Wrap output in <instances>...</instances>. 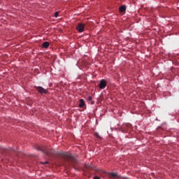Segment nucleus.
I'll use <instances>...</instances> for the list:
<instances>
[{
	"label": "nucleus",
	"instance_id": "f257e3e1",
	"mask_svg": "<svg viewBox=\"0 0 179 179\" xmlns=\"http://www.w3.org/2000/svg\"><path fill=\"white\" fill-rule=\"evenodd\" d=\"M62 159H64V162L68 163L69 166H75L76 163H78V160L73 157V155L68 153V152H63L62 153Z\"/></svg>",
	"mask_w": 179,
	"mask_h": 179
},
{
	"label": "nucleus",
	"instance_id": "f03ea898",
	"mask_svg": "<svg viewBox=\"0 0 179 179\" xmlns=\"http://www.w3.org/2000/svg\"><path fill=\"white\" fill-rule=\"evenodd\" d=\"M132 129L131 124H124L122 127V132H129Z\"/></svg>",
	"mask_w": 179,
	"mask_h": 179
},
{
	"label": "nucleus",
	"instance_id": "7ed1b4c3",
	"mask_svg": "<svg viewBox=\"0 0 179 179\" xmlns=\"http://www.w3.org/2000/svg\"><path fill=\"white\" fill-rule=\"evenodd\" d=\"M76 30L78 31V33H83L85 31V24L79 23L76 27Z\"/></svg>",
	"mask_w": 179,
	"mask_h": 179
},
{
	"label": "nucleus",
	"instance_id": "20e7f679",
	"mask_svg": "<svg viewBox=\"0 0 179 179\" xmlns=\"http://www.w3.org/2000/svg\"><path fill=\"white\" fill-rule=\"evenodd\" d=\"M36 90L38 92V93H41V94H47V93H48V91H47V90L44 89L43 87H36Z\"/></svg>",
	"mask_w": 179,
	"mask_h": 179
},
{
	"label": "nucleus",
	"instance_id": "39448f33",
	"mask_svg": "<svg viewBox=\"0 0 179 179\" xmlns=\"http://www.w3.org/2000/svg\"><path fill=\"white\" fill-rule=\"evenodd\" d=\"M107 83L104 80H101L99 83V89H106Z\"/></svg>",
	"mask_w": 179,
	"mask_h": 179
},
{
	"label": "nucleus",
	"instance_id": "423d86ee",
	"mask_svg": "<svg viewBox=\"0 0 179 179\" xmlns=\"http://www.w3.org/2000/svg\"><path fill=\"white\" fill-rule=\"evenodd\" d=\"M85 100L83 99H80V102H79V107L80 108H83V107H85Z\"/></svg>",
	"mask_w": 179,
	"mask_h": 179
},
{
	"label": "nucleus",
	"instance_id": "0eeeda50",
	"mask_svg": "<svg viewBox=\"0 0 179 179\" xmlns=\"http://www.w3.org/2000/svg\"><path fill=\"white\" fill-rule=\"evenodd\" d=\"M36 149H38V150H41V152H43V153H45V155H47L48 156H50V153L43 149H41V148H40V146H38L36 148Z\"/></svg>",
	"mask_w": 179,
	"mask_h": 179
},
{
	"label": "nucleus",
	"instance_id": "6e6552de",
	"mask_svg": "<svg viewBox=\"0 0 179 179\" xmlns=\"http://www.w3.org/2000/svg\"><path fill=\"white\" fill-rule=\"evenodd\" d=\"M43 48H48L50 47V43L48 41H45L43 43Z\"/></svg>",
	"mask_w": 179,
	"mask_h": 179
},
{
	"label": "nucleus",
	"instance_id": "1a4fd4ad",
	"mask_svg": "<svg viewBox=\"0 0 179 179\" xmlns=\"http://www.w3.org/2000/svg\"><path fill=\"white\" fill-rule=\"evenodd\" d=\"M125 10H127V6H120V12H125Z\"/></svg>",
	"mask_w": 179,
	"mask_h": 179
},
{
	"label": "nucleus",
	"instance_id": "9d476101",
	"mask_svg": "<svg viewBox=\"0 0 179 179\" xmlns=\"http://www.w3.org/2000/svg\"><path fill=\"white\" fill-rule=\"evenodd\" d=\"M94 136H95L96 138H97L98 139H101V136H100V134H99V133L95 132V133H94Z\"/></svg>",
	"mask_w": 179,
	"mask_h": 179
},
{
	"label": "nucleus",
	"instance_id": "9b49d317",
	"mask_svg": "<svg viewBox=\"0 0 179 179\" xmlns=\"http://www.w3.org/2000/svg\"><path fill=\"white\" fill-rule=\"evenodd\" d=\"M110 175L112 177H117V173H110Z\"/></svg>",
	"mask_w": 179,
	"mask_h": 179
},
{
	"label": "nucleus",
	"instance_id": "f8f14e48",
	"mask_svg": "<svg viewBox=\"0 0 179 179\" xmlns=\"http://www.w3.org/2000/svg\"><path fill=\"white\" fill-rule=\"evenodd\" d=\"M58 15H59V13L56 12V13H55V17H57L58 16Z\"/></svg>",
	"mask_w": 179,
	"mask_h": 179
},
{
	"label": "nucleus",
	"instance_id": "ddd939ff",
	"mask_svg": "<svg viewBox=\"0 0 179 179\" xmlns=\"http://www.w3.org/2000/svg\"><path fill=\"white\" fill-rule=\"evenodd\" d=\"M88 100L89 101H92V100H93V98L92 96H89Z\"/></svg>",
	"mask_w": 179,
	"mask_h": 179
},
{
	"label": "nucleus",
	"instance_id": "4468645a",
	"mask_svg": "<svg viewBox=\"0 0 179 179\" xmlns=\"http://www.w3.org/2000/svg\"><path fill=\"white\" fill-rule=\"evenodd\" d=\"M87 169H93V167L90 166H87Z\"/></svg>",
	"mask_w": 179,
	"mask_h": 179
},
{
	"label": "nucleus",
	"instance_id": "2eb2a0df",
	"mask_svg": "<svg viewBox=\"0 0 179 179\" xmlns=\"http://www.w3.org/2000/svg\"><path fill=\"white\" fill-rule=\"evenodd\" d=\"M94 179H100V178H99L98 176H95L94 177Z\"/></svg>",
	"mask_w": 179,
	"mask_h": 179
},
{
	"label": "nucleus",
	"instance_id": "dca6fc26",
	"mask_svg": "<svg viewBox=\"0 0 179 179\" xmlns=\"http://www.w3.org/2000/svg\"><path fill=\"white\" fill-rule=\"evenodd\" d=\"M44 164H48V162H45Z\"/></svg>",
	"mask_w": 179,
	"mask_h": 179
},
{
	"label": "nucleus",
	"instance_id": "f3484780",
	"mask_svg": "<svg viewBox=\"0 0 179 179\" xmlns=\"http://www.w3.org/2000/svg\"><path fill=\"white\" fill-rule=\"evenodd\" d=\"M92 104H94V101H91Z\"/></svg>",
	"mask_w": 179,
	"mask_h": 179
}]
</instances>
